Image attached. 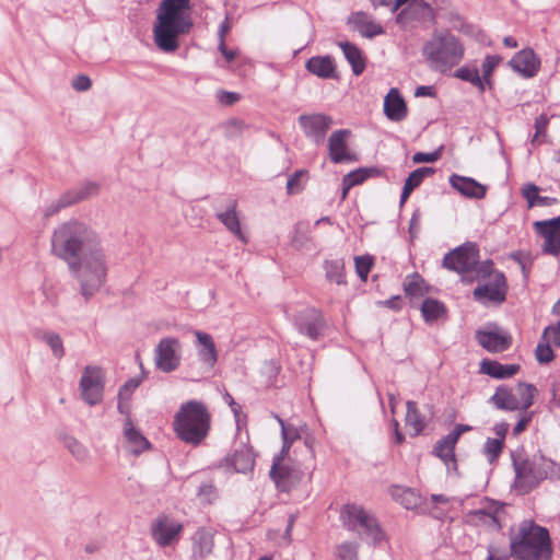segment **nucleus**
<instances>
[{
    "instance_id": "cd10ccee",
    "label": "nucleus",
    "mask_w": 560,
    "mask_h": 560,
    "mask_svg": "<svg viewBox=\"0 0 560 560\" xmlns=\"http://www.w3.org/2000/svg\"><path fill=\"white\" fill-rule=\"evenodd\" d=\"M236 201L231 200L228 209L222 212H217V218L219 221L233 234L235 235L240 241L246 243L247 237L243 233L241 229L240 219L236 212Z\"/></svg>"
},
{
    "instance_id": "5701e85b",
    "label": "nucleus",
    "mask_w": 560,
    "mask_h": 560,
    "mask_svg": "<svg viewBox=\"0 0 560 560\" xmlns=\"http://www.w3.org/2000/svg\"><path fill=\"white\" fill-rule=\"evenodd\" d=\"M448 183L454 190L469 199H482L487 194V186L472 177L452 174Z\"/></svg>"
},
{
    "instance_id": "393cba45",
    "label": "nucleus",
    "mask_w": 560,
    "mask_h": 560,
    "mask_svg": "<svg viewBox=\"0 0 560 560\" xmlns=\"http://www.w3.org/2000/svg\"><path fill=\"white\" fill-rule=\"evenodd\" d=\"M270 477L278 489L288 491L300 480V471L281 465L280 458H275L270 469Z\"/></svg>"
},
{
    "instance_id": "0e129e2a",
    "label": "nucleus",
    "mask_w": 560,
    "mask_h": 560,
    "mask_svg": "<svg viewBox=\"0 0 560 560\" xmlns=\"http://www.w3.org/2000/svg\"><path fill=\"white\" fill-rule=\"evenodd\" d=\"M440 151L417 152L412 156L413 163H433L440 159Z\"/></svg>"
},
{
    "instance_id": "09e8293b",
    "label": "nucleus",
    "mask_w": 560,
    "mask_h": 560,
    "mask_svg": "<svg viewBox=\"0 0 560 560\" xmlns=\"http://www.w3.org/2000/svg\"><path fill=\"white\" fill-rule=\"evenodd\" d=\"M504 443L501 440L488 438L483 444L482 452L489 464H494L503 451Z\"/></svg>"
},
{
    "instance_id": "37998d69",
    "label": "nucleus",
    "mask_w": 560,
    "mask_h": 560,
    "mask_svg": "<svg viewBox=\"0 0 560 560\" xmlns=\"http://www.w3.org/2000/svg\"><path fill=\"white\" fill-rule=\"evenodd\" d=\"M38 338L49 346L55 358L61 359L65 355L62 339L58 334L54 331H43Z\"/></svg>"
},
{
    "instance_id": "dca6fc26",
    "label": "nucleus",
    "mask_w": 560,
    "mask_h": 560,
    "mask_svg": "<svg viewBox=\"0 0 560 560\" xmlns=\"http://www.w3.org/2000/svg\"><path fill=\"white\" fill-rule=\"evenodd\" d=\"M298 330L313 340H317L324 329V318L315 308H305L295 317Z\"/></svg>"
},
{
    "instance_id": "7ed1b4c3",
    "label": "nucleus",
    "mask_w": 560,
    "mask_h": 560,
    "mask_svg": "<svg viewBox=\"0 0 560 560\" xmlns=\"http://www.w3.org/2000/svg\"><path fill=\"white\" fill-rule=\"evenodd\" d=\"M510 549L514 560H551L552 557L548 529L533 521H523L511 530Z\"/></svg>"
},
{
    "instance_id": "c03bdc74",
    "label": "nucleus",
    "mask_w": 560,
    "mask_h": 560,
    "mask_svg": "<svg viewBox=\"0 0 560 560\" xmlns=\"http://www.w3.org/2000/svg\"><path fill=\"white\" fill-rule=\"evenodd\" d=\"M501 61H502V58L498 55H488L483 59V61L481 63L482 75L480 77V80H483L481 82H482L485 90L487 89V86L491 88V85H492V82L490 79L491 74Z\"/></svg>"
},
{
    "instance_id": "6e6552de",
    "label": "nucleus",
    "mask_w": 560,
    "mask_h": 560,
    "mask_svg": "<svg viewBox=\"0 0 560 560\" xmlns=\"http://www.w3.org/2000/svg\"><path fill=\"white\" fill-rule=\"evenodd\" d=\"M182 361V343L175 337L162 338L154 349V364L158 370L171 373L178 369Z\"/></svg>"
},
{
    "instance_id": "9d476101",
    "label": "nucleus",
    "mask_w": 560,
    "mask_h": 560,
    "mask_svg": "<svg viewBox=\"0 0 560 560\" xmlns=\"http://www.w3.org/2000/svg\"><path fill=\"white\" fill-rule=\"evenodd\" d=\"M183 529V524L168 515H160L151 524L152 538L161 548L177 544Z\"/></svg>"
},
{
    "instance_id": "f8f14e48",
    "label": "nucleus",
    "mask_w": 560,
    "mask_h": 560,
    "mask_svg": "<svg viewBox=\"0 0 560 560\" xmlns=\"http://www.w3.org/2000/svg\"><path fill=\"white\" fill-rule=\"evenodd\" d=\"M506 278L503 272H494L488 283L479 284L474 290V299L481 303L501 304L506 298Z\"/></svg>"
},
{
    "instance_id": "052dcab7",
    "label": "nucleus",
    "mask_w": 560,
    "mask_h": 560,
    "mask_svg": "<svg viewBox=\"0 0 560 560\" xmlns=\"http://www.w3.org/2000/svg\"><path fill=\"white\" fill-rule=\"evenodd\" d=\"M541 339L550 345L560 347V320L556 325L547 326L544 329Z\"/></svg>"
},
{
    "instance_id": "c9c22d12",
    "label": "nucleus",
    "mask_w": 560,
    "mask_h": 560,
    "mask_svg": "<svg viewBox=\"0 0 560 560\" xmlns=\"http://www.w3.org/2000/svg\"><path fill=\"white\" fill-rule=\"evenodd\" d=\"M407 412H406V427L409 429V434L411 436H417L422 433L425 422L421 412L417 408V404L412 400H408L406 404Z\"/></svg>"
},
{
    "instance_id": "9b49d317",
    "label": "nucleus",
    "mask_w": 560,
    "mask_h": 560,
    "mask_svg": "<svg viewBox=\"0 0 560 560\" xmlns=\"http://www.w3.org/2000/svg\"><path fill=\"white\" fill-rule=\"evenodd\" d=\"M435 12L424 0H411L396 15V23L401 27H413L418 23L433 21Z\"/></svg>"
},
{
    "instance_id": "4be33fe9",
    "label": "nucleus",
    "mask_w": 560,
    "mask_h": 560,
    "mask_svg": "<svg viewBox=\"0 0 560 560\" xmlns=\"http://www.w3.org/2000/svg\"><path fill=\"white\" fill-rule=\"evenodd\" d=\"M340 518L346 528L353 532L363 530L366 524L375 518L362 506L357 504H347L341 509Z\"/></svg>"
},
{
    "instance_id": "412c9836",
    "label": "nucleus",
    "mask_w": 560,
    "mask_h": 560,
    "mask_svg": "<svg viewBox=\"0 0 560 560\" xmlns=\"http://www.w3.org/2000/svg\"><path fill=\"white\" fill-rule=\"evenodd\" d=\"M340 518L346 528L353 532L363 530L366 524L375 518L362 506L357 504H347L341 509Z\"/></svg>"
},
{
    "instance_id": "e2e57ef3",
    "label": "nucleus",
    "mask_w": 560,
    "mask_h": 560,
    "mask_svg": "<svg viewBox=\"0 0 560 560\" xmlns=\"http://www.w3.org/2000/svg\"><path fill=\"white\" fill-rule=\"evenodd\" d=\"M279 424L281 427L282 440H287L293 443L296 439L300 438L299 430L293 425H287L283 420H279Z\"/></svg>"
},
{
    "instance_id": "13d9d810",
    "label": "nucleus",
    "mask_w": 560,
    "mask_h": 560,
    "mask_svg": "<svg viewBox=\"0 0 560 560\" xmlns=\"http://www.w3.org/2000/svg\"><path fill=\"white\" fill-rule=\"evenodd\" d=\"M141 380L138 377H131L125 382V384L119 388L118 399L120 400H130L133 392L140 386Z\"/></svg>"
},
{
    "instance_id": "20e7f679",
    "label": "nucleus",
    "mask_w": 560,
    "mask_h": 560,
    "mask_svg": "<svg viewBox=\"0 0 560 560\" xmlns=\"http://www.w3.org/2000/svg\"><path fill=\"white\" fill-rule=\"evenodd\" d=\"M465 47L450 32L433 34L422 47V57L432 71L447 73L464 58Z\"/></svg>"
},
{
    "instance_id": "0eeeda50",
    "label": "nucleus",
    "mask_w": 560,
    "mask_h": 560,
    "mask_svg": "<svg viewBox=\"0 0 560 560\" xmlns=\"http://www.w3.org/2000/svg\"><path fill=\"white\" fill-rule=\"evenodd\" d=\"M478 261V247L476 244L467 243L448 252L443 258V266L459 275H466L476 269Z\"/></svg>"
},
{
    "instance_id": "3c124183",
    "label": "nucleus",
    "mask_w": 560,
    "mask_h": 560,
    "mask_svg": "<svg viewBox=\"0 0 560 560\" xmlns=\"http://www.w3.org/2000/svg\"><path fill=\"white\" fill-rule=\"evenodd\" d=\"M374 264V259L371 255L357 256L354 258V266L358 277L362 281H366L369 272L371 271Z\"/></svg>"
},
{
    "instance_id": "a19ab883",
    "label": "nucleus",
    "mask_w": 560,
    "mask_h": 560,
    "mask_svg": "<svg viewBox=\"0 0 560 560\" xmlns=\"http://www.w3.org/2000/svg\"><path fill=\"white\" fill-rule=\"evenodd\" d=\"M393 494L408 510L415 509L421 503V497L409 488L397 487Z\"/></svg>"
},
{
    "instance_id": "c756f323",
    "label": "nucleus",
    "mask_w": 560,
    "mask_h": 560,
    "mask_svg": "<svg viewBox=\"0 0 560 560\" xmlns=\"http://www.w3.org/2000/svg\"><path fill=\"white\" fill-rule=\"evenodd\" d=\"M489 401L499 410L514 411L520 409L518 397L504 385L497 387Z\"/></svg>"
},
{
    "instance_id": "2f4dec72",
    "label": "nucleus",
    "mask_w": 560,
    "mask_h": 560,
    "mask_svg": "<svg viewBox=\"0 0 560 560\" xmlns=\"http://www.w3.org/2000/svg\"><path fill=\"white\" fill-rule=\"evenodd\" d=\"M480 371L493 378L503 380L515 375L520 371L518 364H502L494 360H482Z\"/></svg>"
},
{
    "instance_id": "69168bd1",
    "label": "nucleus",
    "mask_w": 560,
    "mask_h": 560,
    "mask_svg": "<svg viewBox=\"0 0 560 560\" xmlns=\"http://www.w3.org/2000/svg\"><path fill=\"white\" fill-rule=\"evenodd\" d=\"M548 125V118L545 115H540L535 120L536 133L532 139L533 143L540 142L539 137L546 131Z\"/></svg>"
},
{
    "instance_id": "79ce46f5",
    "label": "nucleus",
    "mask_w": 560,
    "mask_h": 560,
    "mask_svg": "<svg viewBox=\"0 0 560 560\" xmlns=\"http://www.w3.org/2000/svg\"><path fill=\"white\" fill-rule=\"evenodd\" d=\"M406 295L410 298L422 296L424 294V280L419 273L407 276L404 282Z\"/></svg>"
},
{
    "instance_id": "4c0bfd02",
    "label": "nucleus",
    "mask_w": 560,
    "mask_h": 560,
    "mask_svg": "<svg viewBox=\"0 0 560 560\" xmlns=\"http://www.w3.org/2000/svg\"><path fill=\"white\" fill-rule=\"evenodd\" d=\"M421 314L425 323L432 324L446 315V307L444 303L428 298L421 305Z\"/></svg>"
},
{
    "instance_id": "864d4df0",
    "label": "nucleus",
    "mask_w": 560,
    "mask_h": 560,
    "mask_svg": "<svg viewBox=\"0 0 560 560\" xmlns=\"http://www.w3.org/2000/svg\"><path fill=\"white\" fill-rule=\"evenodd\" d=\"M370 175L368 168H358L343 176L342 184L346 185V190L362 184Z\"/></svg>"
},
{
    "instance_id": "bb28decb",
    "label": "nucleus",
    "mask_w": 560,
    "mask_h": 560,
    "mask_svg": "<svg viewBox=\"0 0 560 560\" xmlns=\"http://www.w3.org/2000/svg\"><path fill=\"white\" fill-rule=\"evenodd\" d=\"M384 113L392 121H401L407 117V106L396 88L389 90L384 98Z\"/></svg>"
},
{
    "instance_id": "f704fd0d",
    "label": "nucleus",
    "mask_w": 560,
    "mask_h": 560,
    "mask_svg": "<svg viewBox=\"0 0 560 560\" xmlns=\"http://www.w3.org/2000/svg\"><path fill=\"white\" fill-rule=\"evenodd\" d=\"M457 440L450 433L440 439L434 445L433 453L441 458L445 465L455 464V446Z\"/></svg>"
},
{
    "instance_id": "bf43d9fd",
    "label": "nucleus",
    "mask_w": 560,
    "mask_h": 560,
    "mask_svg": "<svg viewBox=\"0 0 560 560\" xmlns=\"http://www.w3.org/2000/svg\"><path fill=\"white\" fill-rule=\"evenodd\" d=\"M522 195L527 201L528 208L537 206L539 199V187L533 183H527L522 187Z\"/></svg>"
},
{
    "instance_id": "6ab92c4d",
    "label": "nucleus",
    "mask_w": 560,
    "mask_h": 560,
    "mask_svg": "<svg viewBox=\"0 0 560 560\" xmlns=\"http://www.w3.org/2000/svg\"><path fill=\"white\" fill-rule=\"evenodd\" d=\"M510 67L524 78H533L540 68V59L533 49H523L509 61Z\"/></svg>"
},
{
    "instance_id": "a18cd8bd",
    "label": "nucleus",
    "mask_w": 560,
    "mask_h": 560,
    "mask_svg": "<svg viewBox=\"0 0 560 560\" xmlns=\"http://www.w3.org/2000/svg\"><path fill=\"white\" fill-rule=\"evenodd\" d=\"M455 77L465 82H469L476 86L481 93L485 92L482 80H480L479 71L476 67L469 68L467 66L460 67L455 71Z\"/></svg>"
},
{
    "instance_id": "de8ad7c7",
    "label": "nucleus",
    "mask_w": 560,
    "mask_h": 560,
    "mask_svg": "<svg viewBox=\"0 0 560 560\" xmlns=\"http://www.w3.org/2000/svg\"><path fill=\"white\" fill-rule=\"evenodd\" d=\"M358 533L369 544L376 545L384 539V533L381 529L376 518H373L372 522L366 524V527L363 530H359Z\"/></svg>"
},
{
    "instance_id": "a878e982",
    "label": "nucleus",
    "mask_w": 560,
    "mask_h": 560,
    "mask_svg": "<svg viewBox=\"0 0 560 560\" xmlns=\"http://www.w3.org/2000/svg\"><path fill=\"white\" fill-rule=\"evenodd\" d=\"M124 439L133 455H139L151 447V443L142 432L136 428L130 417L126 418L124 421Z\"/></svg>"
},
{
    "instance_id": "338daca9",
    "label": "nucleus",
    "mask_w": 560,
    "mask_h": 560,
    "mask_svg": "<svg viewBox=\"0 0 560 560\" xmlns=\"http://www.w3.org/2000/svg\"><path fill=\"white\" fill-rule=\"evenodd\" d=\"M213 493H214V487L210 482L201 483L198 488V495L200 498H203L208 502L211 501V497L213 495Z\"/></svg>"
},
{
    "instance_id": "39448f33",
    "label": "nucleus",
    "mask_w": 560,
    "mask_h": 560,
    "mask_svg": "<svg viewBox=\"0 0 560 560\" xmlns=\"http://www.w3.org/2000/svg\"><path fill=\"white\" fill-rule=\"evenodd\" d=\"M210 413L203 402L189 400L183 404L174 417V431L186 444L199 445L210 430Z\"/></svg>"
},
{
    "instance_id": "c85d7f7f",
    "label": "nucleus",
    "mask_w": 560,
    "mask_h": 560,
    "mask_svg": "<svg viewBox=\"0 0 560 560\" xmlns=\"http://www.w3.org/2000/svg\"><path fill=\"white\" fill-rule=\"evenodd\" d=\"M226 462L234 471L247 472L253 469L255 457L250 447L247 445H241L226 458Z\"/></svg>"
},
{
    "instance_id": "e433bc0d",
    "label": "nucleus",
    "mask_w": 560,
    "mask_h": 560,
    "mask_svg": "<svg viewBox=\"0 0 560 560\" xmlns=\"http://www.w3.org/2000/svg\"><path fill=\"white\" fill-rule=\"evenodd\" d=\"M213 538L203 530L199 529L192 536V556L195 558H205L212 552Z\"/></svg>"
},
{
    "instance_id": "7c9ffc66",
    "label": "nucleus",
    "mask_w": 560,
    "mask_h": 560,
    "mask_svg": "<svg viewBox=\"0 0 560 560\" xmlns=\"http://www.w3.org/2000/svg\"><path fill=\"white\" fill-rule=\"evenodd\" d=\"M305 68L312 74L322 79L335 78L336 66L330 56H316L306 61Z\"/></svg>"
},
{
    "instance_id": "6e6d98bb",
    "label": "nucleus",
    "mask_w": 560,
    "mask_h": 560,
    "mask_svg": "<svg viewBox=\"0 0 560 560\" xmlns=\"http://www.w3.org/2000/svg\"><path fill=\"white\" fill-rule=\"evenodd\" d=\"M535 354H536V360L541 364L549 363L555 358V353L551 348V345L544 341L542 339L538 342L536 350H535Z\"/></svg>"
},
{
    "instance_id": "aec40b11",
    "label": "nucleus",
    "mask_w": 560,
    "mask_h": 560,
    "mask_svg": "<svg viewBox=\"0 0 560 560\" xmlns=\"http://www.w3.org/2000/svg\"><path fill=\"white\" fill-rule=\"evenodd\" d=\"M340 518L346 528L353 532L363 530L366 524L375 518L362 506L357 504H347L341 509Z\"/></svg>"
},
{
    "instance_id": "a211bd4d",
    "label": "nucleus",
    "mask_w": 560,
    "mask_h": 560,
    "mask_svg": "<svg viewBox=\"0 0 560 560\" xmlns=\"http://www.w3.org/2000/svg\"><path fill=\"white\" fill-rule=\"evenodd\" d=\"M194 335L199 361L206 369H213L218 361V351L212 336L201 330H195Z\"/></svg>"
},
{
    "instance_id": "473e14b6",
    "label": "nucleus",
    "mask_w": 560,
    "mask_h": 560,
    "mask_svg": "<svg viewBox=\"0 0 560 560\" xmlns=\"http://www.w3.org/2000/svg\"><path fill=\"white\" fill-rule=\"evenodd\" d=\"M338 46L341 48L347 61L350 63L352 72L360 75L365 69V61L361 50L349 42H339Z\"/></svg>"
},
{
    "instance_id": "1a4fd4ad",
    "label": "nucleus",
    "mask_w": 560,
    "mask_h": 560,
    "mask_svg": "<svg viewBox=\"0 0 560 560\" xmlns=\"http://www.w3.org/2000/svg\"><path fill=\"white\" fill-rule=\"evenodd\" d=\"M79 388L82 399L90 406L98 405L103 400L104 375L98 366L88 365L83 370Z\"/></svg>"
},
{
    "instance_id": "f03ea898",
    "label": "nucleus",
    "mask_w": 560,
    "mask_h": 560,
    "mask_svg": "<svg viewBox=\"0 0 560 560\" xmlns=\"http://www.w3.org/2000/svg\"><path fill=\"white\" fill-rule=\"evenodd\" d=\"M192 26L190 0H162L153 26L154 43L162 51L174 52L179 47L178 37Z\"/></svg>"
},
{
    "instance_id": "423d86ee",
    "label": "nucleus",
    "mask_w": 560,
    "mask_h": 560,
    "mask_svg": "<svg viewBox=\"0 0 560 560\" xmlns=\"http://www.w3.org/2000/svg\"><path fill=\"white\" fill-rule=\"evenodd\" d=\"M511 458L515 471L513 487L521 493L530 492L553 471L555 463L541 454L526 456L512 452Z\"/></svg>"
},
{
    "instance_id": "8fccbe9b",
    "label": "nucleus",
    "mask_w": 560,
    "mask_h": 560,
    "mask_svg": "<svg viewBox=\"0 0 560 560\" xmlns=\"http://www.w3.org/2000/svg\"><path fill=\"white\" fill-rule=\"evenodd\" d=\"M307 176L306 170H298L295 171L287 182V192L289 195L299 194L304 188L303 178Z\"/></svg>"
},
{
    "instance_id": "774afa93",
    "label": "nucleus",
    "mask_w": 560,
    "mask_h": 560,
    "mask_svg": "<svg viewBox=\"0 0 560 560\" xmlns=\"http://www.w3.org/2000/svg\"><path fill=\"white\" fill-rule=\"evenodd\" d=\"M420 217H421V214H420L419 210H416L412 213V217L410 219V224H409V233H410L411 237H416L420 231Z\"/></svg>"
},
{
    "instance_id": "49530a36",
    "label": "nucleus",
    "mask_w": 560,
    "mask_h": 560,
    "mask_svg": "<svg viewBox=\"0 0 560 560\" xmlns=\"http://www.w3.org/2000/svg\"><path fill=\"white\" fill-rule=\"evenodd\" d=\"M520 409L526 411L534 402L537 389L534 385L520 383L517 386Z\"/></svg>"
},
{
    "instance_id": "f3484780",
    "label": "nucleus",
    "mask_w": 560,
    "mask_h": 560,
    "mask_svg": "<svg viewBox=\"0 0 560 560\" xmlns=\"http://www.w3.org/2000/svg\"><path fill=\"white\" fill-rule=\"evenodd\" d=\"M349 135V130L339 129L334 131L328 138L329 158L332 163L341 164L353 162L355 160L354 154L351 153L348 148L347 137Z\"/></svg>"
},
{
    "instance_id": "ea45409f",
    "label": "nucleus",
    "mask_w": 560,
    "mask_h": 560,
    "mask_svg": "<svg viewBox=\"0 0 560 560\" xmlns=\"http://www.w3.org/2000/svg\"><path fill=\"white\" fill-rule=\"evenodd\" d=\"M100 186L95 182H84L80 186L66 191V195L70 197L72 205L85 200L98 192Z\"/></svg>"
},
{
    "instance_id": "4468645a",
    "label": "nucleus",
    "mask_w": 560,
    "mask_h": 560,
    "mask_svg": "<svg viewBox=\"0 0 560 560\" xmlns=\"http://www.w3.org/2000/svg\"><path fill=\"white\" fill-rule=\"evenodd\" d=\"M538 235L544 238L542 253L558 256L560 254V215L534 223Z\"/></svg>"
},
{
    "instance_id": "58836bf2",
    "label": "nucleus",
    "mask_w": 560,
    "mask_h": 560,
    "mask_svg": "<svg viewBox=\"0 0 560 560\" xmlns=\"http://www.w3.org/2000/svg\"><path fill=\"white\" fill-rule=\"evenodd\" d=\"M325 277L329 282L345 284V262L342 259H331L324 261Z\"/></svg>"
},
{
    "instance_id": "680f3d73",
    "label": "nucleus",
    "mask_w": 560,
    "mask_h": 560,
    "mask_svg": "<svg viewBox=\"0 0 560 560\" xmlns=\"http://www.w3.org/2000/svg\"><path fill=\"white\" fill-rule=\"evenodd\" d=\"M71 86L77 92H85L91 89L92 81L91 79L85 74H79L73 78Z\"/></svg>"
},
{
    "instance_id": "f257e3e1",
    "label": "nucleus",
    "mask_w": 560,
    "mask_h": 560,
    "mask_svg": "<svg viewBox=\"0 0 560 560\" xmlns=\"http://www.w3.org/2000/svg\"><path fill=\"white\" fill-rule=\"evenodd\" d=\"M51 252L68 264L86 300L105 284L107 256L98 235L85 223L70 220L60 224L51 236Z\"/></svg>"
},
{
    "instance_id": "ddd939ff",
    "label": "nucleus",
    "mask_w": 560,
    "mask_h": 560,
    "mask_svg": "<svg viewBox=\"0 0 560 560\" xmlns=\"http://www.w3.org/2000/svg\"><path fill=\"white\" fill-rule=\"evenodd\" d=\"M476 340L489 352L498 353L508 350L512 345V336L497 325L476 331Z\"/></svg>"
},
{
    "instance_id": "72a5a7b5",
    "label": "nucleus",
    "mask_w": 560,
    "mask_h": 560,
    "mask_svg": "<svg viewBox=\"0 0 560 560\" xmlns=\"http://www.w3.org/2000/svg\"><path fill=\"white\" fill-rule=\"evenodd\" d=\"M434 170L431 167H419L411 172L409 176L407 177L405 185L402 187V191L400 195V205H404L407 199L409 198L410 194L421 185L423 179L430 175L433 174Z\"/></svg>"
},
{
    "instance_id": "5fc2aeb1",
    "label": "nucleus",
    "mask_w": 560,
    "mask_h": 560,
    "mask_svg": "<svg viewBox=\"0 0 560 560\" xmlns=\"http://www.w3.org/2000/svg\"><path fill=\"white\" fill-rule=\"evenodd\" d=\"M66 447L69 452L80 462H83L89 456L88 448L74 438H67L65 441Z\"/></svg>"
},
{
    "instance_id": "2eb2a0df",
    "label": "nucleus",
    "mask_w": 560,
    "mask_h": 560,
    "mask_svg": "<svg viewBox=\"0 0 560 560\" xmlns=\"http://www.w3.org/2000/svg\"><path fill=\"white\" fill-rule=\"evenodd\" d=\"M299 124L305 136L311 138L316 144H319L324 141L332 119L325 114L301 115Z\"/></svg>"
},
{
    "instance_id": "b1692460",
    "label": "nucleus",
    "mask_w": 560,
    "mask_h": 560,
    "mask_svg": "<svg viewBox=\"0 0 560 560\" xmlns=\"http://www.w3.org/2000/svg\"><path fill=\"white\" fill-rule=\"evenodd\" d=\"M348 24L352 25V27L364 38L371 39L385 33L384 27L380 23L375 22L372 16L364 11L353 12L348 18Z\"/></svg>"
},
{
    "instance_id": "603ef678",
    "label": "nucleus",
    "mask_w": 560,
    "mask_h": 560,
    "mask_svg": "<svg viewBox=\"0 0 560 560\" xmlns=\"http://www.w3.org/2000/svg\"><path fill=\"white\" fill-rule=\"evenodd\" d=\"M358 544L345 541L336 548L337 560H358Z\"/></svg>"
},
{
    "instance_id": "4d7b16f0",
    "label": "nucleus",
    "mask_w": 560,
    "mask_h": 560,
    "mask_svg": "<svg viewBox=\"0 0 560 560\" xmlns=\"http://www.w3.org/2000/svg\"><path fill=\"white\" fill-rule=\"evenodd\" d=\"M72 206L70 201V197L65 194H62L59 199L52 201L50 205H48L44 209V215L46 218L52 217L56 213H58L61 209Z\"/></svg>"
}]
</instances>
